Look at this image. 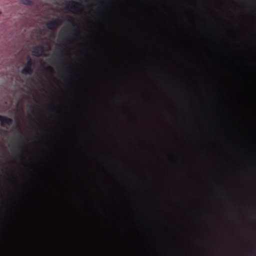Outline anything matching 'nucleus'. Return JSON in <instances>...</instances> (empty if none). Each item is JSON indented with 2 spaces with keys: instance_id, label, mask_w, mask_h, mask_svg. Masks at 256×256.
I'll return each mask as SVG.
<instances>
[{
  "instance_id": "f257e3e1",
  "label": "nucleus",
  "mask_w": 256,
  "mask_h": 256,
  "mask_svg": "<svg viewBox=\"0 0 256 256\" xmlns=\"http://www.w3.org/2000/svg\"><path fill=\"white\" fill-rule=\"evenodd\" d=\"M66 9L74 14H80L82 12V8L80 2L70 1L66 5Z\"/></svg>"
},
{
  "instance_id": "f03ea898",
  "label": "nucleus",
  "mask_w": 256,
  "mask_h": 256,
  "mask_svg": "<svg viewBox=\"0 0 256 256\" xmlns=\"http://www.w3.org/2000/svg\"><path fill=\"white\" fill-rule=\"evenodd\" d=\"M14 117L16 120L18 122L20 119L22 118L24 114V108L17 103L16 108L14 109Z\"/></svg>"
},
{
  "instance_id": "7ed1b4c3",
  "label": "nucleus",
  "mask_w": 256,
  "mask_h": 256,
  "mask_svg": "<svg viewBox=\"0 0 256 256\" xmlns=\"http://www.w3.org/2000/svg\"><path fill=\"white\" fill-rule=\"evenodd\" d=\"M62 22V21L60 18H57L48 22L46 24V26L48 29L53 30L60 26Z\"/></svg>"
},
{
  "instance_id": "20e7f679",
  "label": "nucleus",
  "mask_w": 256,
  "mask_h": 256,
  "mask_svg": "<svg viewBox=\"0 0 256 256\" xmlns=\"http://www.w3.org/2000/svg\"><path fill=\"white\" fill-rule=\"evenodd\" d=\"M34 66V64L32 60L28 58L27 62L26 65L22 70V74H30L32 72V67Z\"/></svg>"
},
{
  "instance_id": "39448f33",
  "label": "nucleus",
  "mask_w": 256,
  "mask_h": 256,
  "mask_svg": "<svg viewBox=\"0 0 256 256\" xmlns=\"http://www.w3.org/2000/svg\"><path fill=\"white\" fill-rule=\"evenodd\" d=\"M28 116L30 119L37 118L39 116L34 106H30L28 110Z\"/></svg>"
},
{
  "instance_id": "423d86ee",
  "label": "nucleus",
  "mask_w": 256,
  "mask_h": 256,
  "mask_svg": "<svg viewBox=\"0 0 256 256\" xmlns=\"http://www.w3.org/2000/svg\"><path fill=\"white\" fill-rule=\"evenodd\" d=\"M32 54L35 56H40L44 54V48L42 46H35L33 48L32 51Z\"/></svg>"
},
{
  "instance_id": "0eeeda50",
  "label": "nucleus",
  "mask_w": 256,
  "mask_h": 256,
  "mask_svg": "<svg viewBox=\"0 0 256 256\" xmlns=\"http://www.w3.org/2000/svg\"><path fill=\"white\" fill-rule=\"evenodd\" d=\"M12 120L10 118L0 116V126H9L12 123Z\"/></svg>"
},
{
  "instance_id": "6e6552de",
  "label": "nucleus",
  "mask_w": 256,
  "mask_h": 256,
  "mask_svg": "<svg viewBox=\"0 0 256 256\" xmlns=\"http://www.w3.org/2000/svg\"><path fill=\"white\" fill-rule=\"evenodd\" d=\"M46 70L50 72V73H53L54 72V68L50 66H48L46 68Z\"/></svg>"
},
{
  "instance_id": "1a4fd4ad",
  "label": "nucleus",
  "mask_w": 256,
  "mask_h": 256,
  "mask_svg": "<svg viewBox=\"0 0 256 256\" xmlns=\"http://www.w3.org/2000/svg\"><path fill=\"white\" fill-rule=\"evenodd\" d=\"M47 109L50 112V113L54 112V110L52 109L50 106H47Z\"/></svg>"
},
{
  "instance_id": "9d476101",
  "label": "nucleus",
  "mask_w": 256,
  "mask_h": 256,
  "mask_svg": "<svg viewBox=\"0 0 256 256\" xmlns=\"http://www.w3.org/2000/svg\"><path fill=\"white\" fill-rule=\"evenodd\" d=\"M46 48H47L48 51L50 50V44H48V45L46 46Z\"/></svg>"
},
{
  "instance_id": "9b49d317",
  "label": "nucleus",
  "mask_w": 256,
  "mask_h": 256,
  "mask_svg": "<svg viewBox=\"0 0 256 256\" xmlns=\"http://www.w3.org/2000/svg\"><path fill=\"white\" fill-rule=\"evenodd\" d=\"M239 130H256V129H239Z\"/></svg>"
},
{
  "instance_id": "f8f14e48",
  "label": "nucleus",
  "mask_w": 256,
  "mask_h": 256,
  "mask_svg": "<svg viewBox=\"0 0 256 256\" xmlns=\"http://www.w3.org/2000/svg\"><path fill=\"white\" fill-rule=\"evenodd\" d=\"M54 111L56 112H60V110L58 108L56 110Z\"/></svg>"
},
{
  "instance_id": "ddd939ff",
  "label": "nucleus",
  "mask_w": 256,
  "mask_h": 256,
  "mask_svg": "<svg viewBox=\"0 0 256 256\" xmlns=\"http://www.w3.org/2000/svg\"><path fill=\"white\" fill-rule=\"evenodd\" d=\"M0 198H2V196L1 194H0Z\"/></svg>"
},
{
  "instance_id": "4468645a",
  "label": "nucleus",
  "mask_w": 256,
  "mask_h": 256,
  "mask_svg": "<svg viewBox=\"0 0 256 256\" xmlns=\"http://www.w3.org/2000/svg\"><path fill=\"white\" fill-rule=\"evenodd\" d=\"M60 128H62V127H61Z\"/></svg>"
}]
</instances>
